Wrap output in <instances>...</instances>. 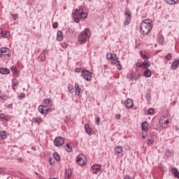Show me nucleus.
Returning <instances> with one entry per match:
<instances>
[{
  "mask_svg": "<svg viewBox=\"0 0 179 179\" xmlns=\"http://www.w3.org/2000/svg\"><path fill=\"white\" fill-rule=\"evenodd\" d=\"M88 14L86 12H83V6H80L78 8L75 9L73 14V17L74 22L77 24L80 22V20H85L87 18Z\"/></svg>",
  "mask_w": 179,
  "mask_h": 179,
  "instance_id": "nucleus-1",
  "label": "nucleus"
},
{
  "mask_svg": "<svg viewBox=\"0 0 179 179\" xmlns=\"http://www.w3.org/2000/svg\"><path fill=\"white\" fill-rule=\"evenodd\" d=\"M140 31L143 35H148L153 29L152 21L150 20H144L140 24Z\"/></svg>",
  "mask_w": 179,
  "mask_h": 179,
  "instance_id": "nucleus-2",
  "label": "nucleus"
},
{
  "mask_svg": "<svg viewBox=\"0 0 179 179\" xmlns=\"http://www.w3.org/2000/svg\"><path fill=\"white\" fill-rule=\"evenodd\" d=\"M92 36L91 29L87 28L85 32H81L78 38V43L80 44H85L87 43V38H90Z\"/></svg>",
  "mask_w": 179,
  "mask_h": 179,
  "instance_id": "nucleus-3",
  "label": "nucleus"
},
{
  "mask_svg": "<svg viewBox=\"0 0 179 179\" xmlns=\"http://www.w3.org/2000/svg\"><path fill=\"white\" fill-rule=\"evenodd\" d=\"M169 115L165 114L160 117L159 125L162 128H166L169 127Z\"/></svg>",
  "mask_w": 179,
  "mask_h": 179,
  "instance_id": "nucleus-4",
  "label": "nucleus"
},
{
  "mask_svg": "<svg viewBox=\"0 0 179 179\" xmlns=\"http://www.w3.org/2000/svg\"><path fill=\"white\" fill-rule=\"evenodd\" d=\"M82 76L87 82H90L92 80V73L88 70H82Z\"/></svg>",
  "mask_w": 179,
  "mask_h": 179,
  "instance_id": "nucleus-5",
  "label": "nucleus"
},
{
  "mask_svg": "<svg viewBox=\"0 0 179 179\" xmlns=\"http://www.w3.org/2000/svg\"><path fill=\"white\" fill-rule=\"evenodd\" d=\"M110 60L112 61V64L117 65V69L120 71L122 70V66L121 65L120 60H118V58H117V55L112 54Z\"/></svg>",
  "mask_w": 179,
  "mask_h": 179,
  "instance_id": "nucleus-6",
  "label": "nucleus"
},
{
  "mask_svg": "<svg viewBox=\"0 0 179 179\" xmlns=\"http://www.w3.org/2000/svg\"><path fill=\"white\" fill-rule=\"evenodd\" d=\"M76 162L80 166H83L87 163V158L84 155L80 154L77 156Z\"/></svg>",
  "mask_w": 179,
  "mask_h": 179,
  "instance_id": "nucleus-7",
  "label": "nucleus"
},
{
  "mask_svg": "<svg viewBox=\"0 0 179 179\" xmlns=\"http://www.w3.org/2000/svg\"><path fill=\"white\" fill-rule=\"evenodd\" d=\"M64 144V140L62 136H57L54 140V145L56 147H61Z\"/></svg>",
  "mask_w": 179,
  "mask_h": 179,
  "instance_id": "nucleus-8",
  "label": "nucleus"
},
{
  "mask_svg": "<svg viewBox=\"0 0 179 179\" xmlns=\"http://www.w3.org/2000/svg\"><path fill=\"white\" fill-rule=\"evenodd\" d=\"M114 152L115 155L119 157L120 158L124 157V150H122V148L121 146H116L114 149Z\"/></svg>",
  "mask_w": 179,
  "mask_h": 179,
  "instance_id": "nucleus-9",
  "label": "nucleus"
},
{
  "mask_svg": "<svg viewBox=\"0 0 179 179\" xmlns=\"http://www.w3.org/2000/svg\"><path fill=\"white\" fill-rule=\"evenodd\" d=\"M102 165L101 164H94L92 166V169L93 173L98 175L101 171Z\"/></svg>",
  "mask_w": 179,
  "mask_h": 179,
  "instance_id": "nucleus-10",
  "label": "nucleus"
},
{
  "mask_svg": "<svg viewBox=\"0 0 179 179\" xmlns=\"http://www.w3.org/2000/svg\"><path fill=\"white\" fill-rule=\"evenodd\" d=\"M10 50L7 48H2L0 49V57L1 58L3 57V56H8L10 57V55L9 54Z\"/></svg>",
  "mask_w": 179,
  "mask_h": 179,
  "instance_id": "nucleus-11",
  "label": "nucleus"
},
{
  "mask_svg": "<svg viewBox=\"0 0 179 179\" xmlns=\"http://www.w3.org/2000/svg\"><path fill=\"white\" fill-rule=\"evenodd\" d=\"M125 17L126 19L124 20V25H128L131 22V12L129 10H126L125 11Z\"/></svg>",
  "mask_w": 179,
  "mask_h": 179,
  "instance_id": "nucleus-12",
  "label": "nucleus"
},
{
  "mask_svg": "<svg viewBox=\"0 0 179 179\" xmlns=\"http://www.w3.org/2000/svg\"><path fill=\"white\" fill-rule=\"evenodd\" d=\"M49 110H50V109L47 108V107L45 106L41 105L38 107V111L42 115L47 114Z\"/></svg>",
  "mask_w": 179,
  "mask_h": 179,
  "instance_id": "nucleus-13",
  "label": "nucleus"
},
{
  "mask_svg": "<svg viewBox=\"0 0 179 179\" xmlns=\"http://www.w3.org/2000/svg\"><path fill=\"white\" fill-rule=\"evenodd\" d=\"M124 105L128 108H134V102L132 101V99H128L124 101Z\"/></svg>",
  "mask_w": 179,
  "mask_h": 179,
  "instance_id": "nucleus-14",
  "label": "nucleus"
},
{
  "mask_svg": "<svg viewBox=\"0 0 179 179\" xmlns=\"http://www.w3.org/2000/svg\"><path fill=\"white\" fill-rule=\"evenodd\" d=\"M75 90H76V95L77 96H80L81 94V87H80V84L79 83H76L75 84Z\"/></svg>",
  "mask_w": 179,
  "mask_h": 179,
  "instance_id": "nucleus-15",
  "label": "nucleus"
},
{
  "mask_svg": "<svg viewBox=\"0 0 179 179\" xmlns=\"http://www.w3.org/2000/svg\"><path fill=\"white\" fill-rule=\"evenodd\" d=\"M141 128L145 133L148 132L149 131V124H148V122H143L141 124Z\"/></svg>",
  "mask_w": 179,
  "mask_h": 179,
  "instance_id": "nucleus-16",
  "label": "nucleus"
},
{
  "mask_svg": "<svg viewBox=\"0 0 179 179\" xmlns=\"http://www.w3.org/2000/svg\"><path fill=\"white\" fill-rule=\"evenodd\" d=\"M157 42L159 45H163L164 43V36H163L162 34H158Z\"/></svg>",
  "mask_w": 179,
  "mask_h": 179,
  "instance_id": "nucleus-17",
  "label": "nucleus"
},
{
  "mask_svg": "<svg viewBox=\"0 0 179 179\" xmlns=\"http://www.w3.org/2000/svg\"><path fill=\"white\" fill-rule=\"evenodd\" d=\"M85 129L86 131V133L89 135V136H92V129L90 127V124H86L85 125Z\"/></svg>",
  "mask_w": 179,
  "mask_h": 179,
  "instance_id": "nucleus-18",
  "label": "nucleus"
},
{
  "mask_svg": "<svg viewBox=\"0 0 179 179\" xmlns=\"http://www.w3.org/2000/svg\"><path fill=\"white\" fill-rule=\"evenodd\" d=\"M73 171L71 169H68L65 172V179H69L72 176Z\"/></svg>",
  "mask_w": 179,
  "mask_h": 179,
  "instance_id": "nucleus-19",
  "label": "nucleus"
},
{
  "mask_svg": "<svg viewBox=\"0 0 179 179\" xmlns=\"http://www.w3.org/2000/svg\"><path fill=\"white\" fill-rule=\"evenodd\" d=\"M32 122L36 124H41L43 122V119L41 117H36L32 119Z\"/></svg>",
  "mask_w": 179,
  "mask_h": 179,
  "instance_id": "nucleus-20",
  "label": "nucleus"
},
{
  "mask_svg": "<svg viewBox=\"0 0 179 179\" xmlns=\"http://www.w3.org/2000/svg\"><path fill=\"white\" fill-rule=\"evenodd\" d=\"M10 73V69L6 68H0V73L2 75H8Z\"/></svg>",
  "mask_w": 179,
  "mask_h": 179,
  "instance_id": "nucleus-21",
  "label": "nucleus"
},
{
  "mask_svg": "<svg viewBox=\"0 0 179 179\" xmlns=\"http://www.w3.org/2000/svg\"><path fill=\"white\" fill-rule=\"evenodd\" d=\"M172 173L175 178H179V172L176 167L172 168Z\"/></svg>",
  "mask_w": 179,
  "mask_h": 179,
  "instance_id": "nucleus-22",
  "label": "nucleus"
},
{
  "mask_svg": "<svg viewBox=\"0 0 179 179\" xmlns=\"http://www.w3.org/2000/svg\"><path fill=\"white\" fill-rule=\"evenodd\" d=\"M178 65H179V59H176L173 63H172V65H171V67L173 70H176L178 69Z\"/></svg>",
  "mask_w": 179,
  "mask_h": 179,
  "instance_id": "nucleus-23",
  "label": "nucleus"
},
{
  "mask_svg": "<svg viewBox=\"0 0 179 179\" xmlns=\"http://www.w3.org/2000/svg\"><path fill=\"white\" fill-rule=\"evenodd\" d=\"M144 76L145 78H150L152 76V71L149 69H147L145 71H144Z\"/></svg>",
  "mask_w": 179,
  "mask_h": 179,
  "instance_id": "nucleus-24",
  "label": "nucleus"
},
{
  "mask_svg": "<svg viewBox=\"0 0 179 179\" xmlns=\"http://www.w3.org/2000/svg\"><path fill=\"white\" fill-rule=\"evenodd\" d=\"M57 40L58 41H62L63 40V33L61 31H58L57 34Z\"/></svg>",
  "mask_w": 179,
  "mask_h": 179,
  "instance_id": "nucleus-25",
  "label": "nucleus"
},
{
  "mask_svg": "<svg viewBox=\"0 0 179 179\" xmlns=\"http://www.w3.org/2000/svg\"><path fill=\"white\" fill-rule=\"evenodd\" d=\"M7 138V133L5 131H0V140H5Z\"/></svg>",
  "mask_w": 179,
  "mask_h": 179,
  "instance_id": "nucleus-26",
  "label": "nucleus"
},
{
  "mask_svg": "<svg viewBox=\"0 0 179 179\" xmlns=\"http://www.w3.org/2000/svg\"><path fill=\"white\" fill-rule=\"evenodd\" d=\"M149 66H150V62L149 60L145 59L143 62V68L144 69H148L149 68Z\"/></svg>",
  "mask_w": 179,
  "mask_h": 179,
  "instance_id": "nucleus-27",
  "label": "nucleus"
},
{
  "mask_svg": "<svg viewBox=\"0 0 179 179\" xmlns=\"http://www.w3.org/2000/svg\"><path fill=\"white\" fill-rule=\"evenodd\" d=\"M139 55H140V56L141 57V58H142L143 59H145V60L149 59V57H148L146 54H144V53H143V51L141 50V51L139 52Z\"/></svg>",
  "mask_w": 179,
  "mask_h": 179,
  "instance_id": "nucleus-28",
  "label": "nucleus"
},
{
  "mask_svg": "<svg viewBox=\"0 0 179 179\" xmlns=\"http://www.w3.org/2000/svg\"><path fill=\"white\" fill-rule=\"evenodd\" d=\"M165 1L169 5H176L178 2V0H165Z\"/></svg>",
  "mask_w": 179,
  "mask_h": 179,
  "instance_id": "nucleus-29",
  "label": "nucleus"
},
{
  "mask_svg": "<svg viewBox=\"0 0 179 179\" xmlns=\"http://www.w3.org/2000/svg\"><path fill=\"white\" fill-rule=\"evenodd\" d=\"M19 85V82L17 80H14L12 82V88L14 91H15V87H17Z\"/></svg>",
  "mask_w": 179,
  "mask_h": 179,
  "instance_id": "nucleus-30",
  "label": "nucleus"
},
{
  "mask_svg": "<svg viewBox=\"0 0 179 179\" xmlns=\"http://www.w3.org/2000/svg\"><path fill=\"white\" fill-rule=\"evenodd\" d=\"M68 91L71 94H73L74 93V87H73V86L71 84H69L68 85Z\"/></svg>",
  "mask_w": 179,
  "mask_h": 179,
  "instance_id": "nucleus-31",
  "label": "nucleus"
},
{
  "mask_svg": "<svg viewBox=\"0 0 179 179\" xmlns=\"http://www.w3.org/2000/svg\"><path fill=\"white\" fill-rule=\"evenodd\" d=\"M65 149H66V151H67L68 152H71L73 151L71 143H67Z\"/></svg>",
  "mask_w": 179,
  "mask_h": 179,
  "instance_id": "nucleus-32",
  "label": "nucleus"
},
{
  "mask_svg": "<svg viewBox=\"0 0 179 179\" xmlns=\"http://www.w3.org/2000/svg\"><path fill=\"white\" fill-rule=\"evenodd\" d=\"M10 35V33L9 31H5L4 33H1V36L4 38H8Z\"/></svg>",
  "mask_w": 179,
  "mask_h": 179,
  "instance_id": "nucleus-33",
  "label": "nucleus"
},
{
  "mask_svg": "<svg viewBox=\"0 0 179 179\" xmlns=\"http://www.w3.org/2000/svg\"><path fill=\"white\" fill-rule=\"evenodd\" d=\"M53 157H54V159L57 161V162H59L60 160V155H59V153L57 152H55L53 154Z\"/></svg>",
  "mask_w": 179,
  "mask_h": 179,
  "instance_id": "nucleus-34",
  "label": "nucleus"
},
{
  "mask_svg": "<svg viewBox=\"0 0 179 179\" xmlns=\"http://www.w3.org/2000/svg\"><path fill=\"white\" fill-rule=\"evenodd\" d=\"M49 163L51 166H55V162L54 161L53 158H50Z\"/></svg>",
  "mask_w": 179,
  "mask_h": 179,
  "instance_id": "nucleus-35",
  "label": "nucleus"
},
{
  "mask_svg": "<svg viewBox=\"0 0 179 179\" xmlns=\"http://www.w3.org/2000/svg\"><path fill=\"white\" fill-rule=\"evenodd\" d=\"M136 66V67H138V68H143V62H137Z\"/></svg>",
  "mask_w": 179,
  "mask_h": 179,
  "instance_id": "nucleus-36",
  "label": "nucleus"
},
{
  "mask_svg": "<svg viewBox=\"0 0 179 179\" xmlns=\"http://www.w3.org/2000/svg\"><path fill=\"white\" fill-rule=\"evenodd\" d=\"M153 142H154V141L152 138H151V139L149 138L147 140V143L148 145H151L152 144H153Z\"/></svg>",
  "mask_w": 179,
  "mask_h": 179,
  "instance_id": "nucleus-37",
  "label": "nucleus"
},
{
  "mask_svg": "<svg viewBox=\"0 0 179 179\" xmlns=\"http://www.w3.org/2000/svg\"><path fill=\"white\" fill-rule=\"evenodd\" d=\"M44 103L45 105H50L51 103V100L50 99H46L44 100Z\"/></svg>",
  "mask_w": 179,
  "mask_h": 179,
  "instance_id": "nucleus-38",
  "label": "nucleus"
},
{
  "mask_svg": "<svg viewBox=\"0 0 179 179\" xmlns=\"http://www.w3.org/2000/svg\"><path fill=\"white\" fill-rule=\"evenodd\" d=\"M165 154H166V156H168V157H170V156H171V151H170L169 150H165Z\"/></svg>",
  "mask_w": 179,
  "mask_h": 179,
  "instance_id": "nucleus-39",
  "label": "nucleus"
},
{
  "mask_svg": "<svg viewBox=\"0 0 179 179\" xmlns=\"http://www.w3.org/2000/svg\"><path fill=\"white\" fill-rule=\"evenodd\" d=\"M10 70H11L12 73H15L17 72V67L16 66H12Z\"/></svg>",
  "mask_w": 179,
  "mask_h": 179,
  "instance_id": "nucleus-40",
  "label": "nucleus"
},
{
  "mask_svg": "<svg viewBox=\"0 0 179 179\" xmlns=\"http://www.w3.org/2000/svg\"><path fill=\"white\" fill-rule=\"evenodd\" d=\"M165 59L168 61H170L171 59V54H168L166 55Z\"/></svg>",
  "mask_w": 179,
  "mask_h": 179,
  "instance_id": "nucleus-41",
  "label": "nucleus"
},
{
  "mask_svg": "<svg viewBox=\"0 0 179 179\" xmlns=\"http://www.w3.org/2000/svg\"><path fill=\"white\" fill-rule=\"evenodd\" d=\"M96 124L97 125H100V124H101V117H98L96 118Z\"/></svg>",
  "mask_w": 179,
  "mask_h": 179,
  "instance_id": "nucleus-42",
  "label": "nucleus"
},
{
  "mask_svg": "<svg viewBox=\"0 0 179 179\" xmlns=\"http://www.w3.org/2000/svg\"><path fill=\"white\" fill-rule=\"evenodd\" d=\"M52 27H53L54 29H57V28L59 27V24H58V22H54V23L52 24Z\"/></svg>",
  "mask_w": 179,
  "mask_h": 179,
  "instance_id": "nucleus-43",
  "label": "nucleus"
},
{
  "mask_svg": "<svg viewBox=\"0 0 179 179\" xmlns=\"http://www.w3.org/2000/svg\"><path fill=\"white\" fill-rule=\"evenodd\" d=\"M127 78L132 80V79L134 78V73L128 74Z\"/></svg>",
  "mask_w": 179,
  "mask_h": 179,
  "instance_id": "nucleus-44",
  "label": "nucleus"
},
{
  "mask_svg": "<svg viewBox=\"0 0 179 179\" xmlns=\"http://www.w3.org/2000/svg\"><path fill=\"white\" fill-rule=\"evenodd\" d=\"M106 58H107V59H111V58H113V54L108 53V55H106Z\"/></svg>",
  "mask_w": 179,
  "mask_h": 179,
  "instance_id": "nucleus-45",
  "label": "nucleus"
},
{
  "mask_svg": "<svg viewBox=\"0 0 179 179\" xmlns=\"http://www.w3.org/2000/svg\"><path fill=\"white\" fill-rule=\"evenodd\" d=\"M148 113H149L150 115L154 114V113H155V109H153V108H150V109L148 110Z\"/></svg>",
  "mask_w": 179,
  "mask_h": 179,
  "instance_id": "nucleus-46",
  "label": "nucleus"
},
{
  "mask_svg": "<svg viewBox=\"0 0 179 179\" xmlns=\"http://www.w3.org/2000/svg\"><path fill=\"white\" fill-rule=\"evenodd\" d=\"M138 78H139V76H136V74H133V80H138Z\"/></svg>",
  "mask_w": 179,
  "mask_h": 179,
  "instance_id": "nucleus-47",
  "label": "nucleus"
},
{
  "mask_svg": "<svg viewBox=\"0 0 179 179\" xmlns=\"http://www.w3.org/2000/svg\"><path fill=\"white\" fill-rule=\"evenodd\" d=\"M75 71H76V73H80V72L83 71L81 67L76 68Z\"/></svg>",
  "mask_w": 179,
  "mask_h": 179,
  "instance_id": "nucleus-48",
  "label": "nucleus"
},
{
  "mask_svg": "<svg viewBox=\"0 0 179 179\" xmlns=\"http://www.w3.org/2000/svg\"><path fill=\"white\" fill-rule=\"evenodd\" d=\"M1 99H3V100H6L8 99V96L6 94H4L2 96V98H1Z\"/></svg>",
  "mask_w": 179,
  "mask_h": 179,
  "instance_id": "nucleus-49",
  "label": "nucleus"
},
{
  "mask_svg": "<svg viewBox=\"0 0 179 179\" xmlns=\"http://www.w3.org/2000/svg\"><path fill=\"white\" fill-rule=\"evenodd\" d=\"M146 98H147L148 100H150V93H148L146 94Z\"/></svg>",
  "mask_w": 179,
  "mask_h": 179,
  "instance_id": "nucleus-50",
  "label": "nucleus"
},
{
  "mask_svg": "<svg viewBox=\"0 0 179 179\" xmlns=\"http://www.w3.org/2000/svg\"><path fill=\"white\" fill-rule=\"evenodd\" d=\"M116 119H117V120H120V119H121V115H120V114L116 115Z\"/></svg>",
  "mask_w": 179,
  "mask_h": 179,
  "instance_id": "nucleus-51",
  "label": "nucleus"
},
{
  "mask_svg": "<svg viewBox=\"0 0 179 179\" xmlns=\"http://www.w3.org/2000/svg\"><path fill=\"white\" fill-rule=\"evenodd\" d=\"M18 17V15L17 14H15L14 16H13V19L14 20H16Z\"/></svg>",
  "mask_w": 179,
  "mask_h": 179,
  "instance_id": "nucleus-52",
  "label": "nucleus"
},
{
  "mask_svg": "<svg viewBox=\"0 0 179 179\" xmlns=\"http://www.w3.org/2000/svg\"><path fill=\"white\" fill-rule=\"evenodd\" d=\"M124 179H131V176L126 175L124 176Z\"/></svg>",
  "mask_w": 179,
  "mask_h": 179,
  "instance_id": "nucleus-53",
  "label": "nucleus"
},
{
  "mask_svg": "<svg viewBox=\"0 0 179 179\" xmlns=\"http://www.w3.org/2000/svg\"><path fill=\"white\" fill-rule=\"evenodd\" d=\"M17 162H18L19 163H22V158H18V159H17Z\"/></svg>",
  "mask_w": 179,
  "mask_h": 179,
  "instance_id": "nucleus-54",
  "label": "nucleus"
},
{
  "mask_svg": "<svg viewBox=\"0 0 179 179\" xmlns=\"http://www.w3.org/2000/svg\"><path fill=\"white\" fill-rule=\"evenodd\" d=\"M142 138L143 139L146 138V135L143 134V132L142 133Z\"/></svg>",
  "mask_w": 179,
  "mask_h": 179,
  "instance_id": "nucleus-55",
  "label": "nucleus"
},
{
  "mask_svg": "<svg viewBox=\"0 0 179 179\" xmlns=\"http://www.w3.org/2000/svg\"><path fill=\"white\" fill-rule=\"evenodd\" d=\"M20 97L21 98H24L25 97V94H21Z\"/></svg>",
  "mask_w": 179,
  "mask_h": 179,
  "instance_id": "nucleus-56",
  "label": "nucleus"
},
{
  "mask_svg": "<svg viewBox=\"0 0 179 179\" xmlns=\"http://www.w3.org/2000/svg\"><path fill=\"white\" fill-rule=\"evenodd\" d=\"M0 117H1V118L5 117V115H4V114H1V115H0Z\"/></svg>",
  "mask_w": 179,
  "mask_h": 179,
  "instance_id": "nucleus-57",
  "label": "nucleus"
},
{
  "mask_svg": "<svg viewBox=\"0 0 179 179\" xmlns=\"http://www.w3.org/2000/svg\"><path fill=\"white\" fill-rule=\"evenodd\" d=\"M2 98H3L2 93H1V91H0V99H2Z\"/></svg>",
  "mask_w": 179,
  "mask_h": 179,
  "instance_id": "nucleus-58",
  "label": "nucleus"
},
{
  "mask_svg": "<svg viewBox=\"0 0 179 179\" xmlns=\"http://www.w3.org/2000/svg\"><path fill=\"white\" fill-rule=\"evenodd\" d=\"M43 52H44V54H45L46 52H48V50H44Z\"/></svg>",
  "mask_w": 179,
  "mask_h": 179,
  "instance_id": "nucleus-59",
  "label": "nucleus"
},
{
  "mask_svg": "<svg viewBox=\"0 0 179 179\" xmlns=\"http://www.w3.org/2000/svg\"><path fill=\"white\" fill-rule=\"evenodd\" d=\"M0 32L2 33L3 32V29H0Z\"/></svg>",
  "mask_w": 179,
  "mask_h": 179,
  "instance_id": "nucleus-60",
  "label": "nucleus"
},
{
  "mask_svg": "<svg viewBox=\"0 0 179 179\" xmlns=\"http://www.w3.org/2000/svg\"><path fill=\"white\" fill-rule=\"evenodd\" d=\"M53 179H58L57 178H54Z\"/></svg>",
  "mask_w": 179,
  "mask_h": 179,
  "instance_id": "nucleus-61",
  "label": "nucleus"
},
{
  "mask_svg": "<svg viewBox=\"0 0 179 179\" xmlns=\"http://www.w3.org/2000/svg\"><path fill=\"white\" fill-rule=\"evenodd\" d=\"M49 179H52L51 178H49Z\"/></svg>",
  "mask_w": 179,
  "mask_h": 179,
  "instance_id": "nucleus-62",
  "label": "nucleus"
},
{
  "mask_svg": "<svg viewBox=\"0 0 179 179\" xmlns=\"http://www.w3.org/2000/svg\"><path fill=\"white\" fill-rule=\"evenodd\" d=\"M27 179H29V178H27Z\"/></svg>",
  "mask_w": 179,
  "mask_h": 179,
  "instance_id": "nucleus-63",
  "label": "nucleus"
}]
</instances>
